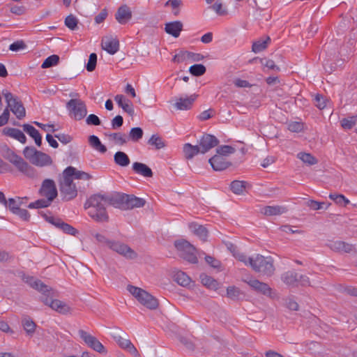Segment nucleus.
<instances>
[{
    "instance_id": "35",
    "label": "nucleus",
    "mask_w": 357,
    "mask_h": 357,
    "mask_svg": "<svg viewBox=\"0 0 357 357\" xmlns=\"http://www.w3.org/2000/svg\"><path fill=\"white\" fill-rule=\"evenodd\" d=\"M114 160L116 165L121 167H126L130 162L128 155L123 151H117L114 155Z\"/></svg>"
},
{
    "instance_id": "6",
    "label": "nucleus",
    "mask_w": 357,
    "mask_h": 357,
    "mask_svg": "<svg viewBox=\"0 0 357 357\" xmlns=\"http://www.w3.org/2000/svg\"><path fill=\"white\" fill-rule=\"evenodd\" d=\"M174 246L180 257L191 264H197L198 259L195 255L196 248L185 239L174 241Z\"/></svg>"
},
{
    "instance_id": "58",
    "label": "nucleus",
    "mask_w": 357,
    "mask_h": 357,
    "mask_svg": "<svg viewBox=\"0 0 357 357\" xmlns=\"http://www.w3.org/2000/svg\"><path fill=\"white\" fill-rule=\"evenodd\" d=\"M97 63V55L95 53H91L89 56L88 63L86 64V70L89 72H92L95 70Z\"/></svg>"
},
{
    "instance_id": "1",
    "label": "nucleus",
    "mask_w": 357,
    "mask_h": 357,
    "mask_svg": "<svg viewBox=\"0 0 357 357\" xmlns=\"http://www.w3.org/2000/svg\"><path fill=\"white\" fill-rule=\"evenodd\" d=\"M31 286L44 295V296L41 298L40 301L45 305H48L52 310L62 314L71 313L72 310L68 305L60 300L53 299V297L56 295L51 287L45 284L40 280H35L31 284Z\"/></svg>"
},
{
    "instance_id": "32",
    "label": "nucleus",
    "mask_w": 357,
    "mask_h": 357,
    "mask_svg": "<svg viewBox=\"0 0 357 357\" xmlns=\"http://www.w3.org/2000/svg\"><path fill=\"white\" fill-rule=\"evenodd\" d=\"M22 325L27 335L32 336L35 333L36 324L30 317L24 316L22 319Z\"/></svg>"
},
{
    "instance_id": "36",
    "label": "nucleus",
    "mask_w": 357,
    "mask_h": 357,
    "mask_svg": "<svg viewBox=\"0 0 357 357\" xmlns=\"http://www.w3.org/2000/svg\"><path fill=\"white\" fill-rule=\"evenodd\" d=\"M271 42L269 36H266L265 39H259L253 43L252 50L255 53L260 52L267 48L268 43Z\"/></svg>"
},
{
    "instance_id": "41",
    "label": "nucleus",
    "mask_w": 357,
    "mask_h": 357,
    "mask_svg": "<svg viewBox=\"0 0 357 357\" xmlns=\"http://www.w3.org/2000/svg\"><path fill=\"white\" fill-rule=\"evenodd\" d=\"M297 158L308 165H313L318 162V160L309 153L300 152L297 154Z\"/></svg>"
},
{
    "instance_id": "19",
    "label": "nucleus",
    "mask_w": 357,
    "mask_h": 357,
    "mask_svg": "<svg viewBox=\"0 0 357 357\" xmlns=\"http://www.w3.org/2000/svg\"><path fill=\"white\" fill-rule=\"evenodd\" d=\"M102 48L110 54H114L119 48V43L116 38L105 37L101 43Z\"/></svg>"
},
{
    "instance_id": "54",
    "label": "nucleus",
    "mask_w": 357,
    "mask_h": 357,
    "mask_svg": "<svg viewBox=\"0 0 357 357\" xmlns=\"http://www.w3.org/2000/svg\"><path fill=\"white\" fill-rule=\"evenodd\" d=\"M241 295V291L238 288L231 286L228 287L227 289V296L228 298L232 299V300H237L239 298V296Z\"/></svg>"
},
{
    "instance_id": "42",
    "label": "nucleus",
    "mask_w": 357,
    "mask_h": 357,
    "mask_svg": "<svg viewBox=\"0 0 357 357\" xmlns=\"http://www.w3.org/2000/svg\"><path fill=\"white\" fill-rule=\"evenodd\" d=\"M148 144L156 149H160L165 146V142L158 135H153L148 140Z\"/></svg>"
},
{
    "instance_id": "30",
    "label": "nucleus",
    "mask_w": 357,
    "mask_h": 357,
    "mask_svg": "<svg viewBox=\"0 0 357 357\" xmlns=\"http://www.w3.org/2000/svg\"><path fill=\"white\" fill-rule=\"evenodd\" d=\"M189 227L202 241H206L208 231L205 227L195 222H192L189 225Z\"/></svg>"
},
{
    "instance_id": "3",
    "label": "nucleus",
    "mask_w": 357,
    "mask_h": 357,
    "mask_svg": "<svg viewBox=\"0 0 357 357\" xmlns=\"http://www.w3.org/2000/svg\"><path fill=\"white\" fill-rule=\"evenodd\" d=\"M0 153L5 160L11 163L20 172L29 178H35L37 176L36 169L7 145L4 144L1 147Z\"/></svg>"
},
{
    "instance_id": "22",
    "label": "nucleus",
    "mask_w": 357,
    "mask_h": 357,
    "mask_svg": "<svg viewBox=\"0 0 357 357\" xmlns=\"http://www.w3.org/2000/svg\"><path fill=\"white\" fill-rule=\"evenodd\" d=\"M52 162V159L48 154L39 151L31 164L37 167H43L51 165Z\"/></svg>"
},
{
    "instance_id": "8",
    "label": "nucleus",
    "mask_w": 357,
    "mask_h": 357,
    "mask_svg": "<svg viewBox=\"0 0 357 357\" xmlns=\"http://www.w3.org/2000/svg\"><path fill=\"white\" fill-rule=\"evenodd\" d=\"M2 94L7 102L8 109L10 110L18 119H22L26 116V110L18 97L15 96L10 92L4 90Z\"/></svg>"
},
{
    "instance_id": "29",
    "label": "nucleus",
    "mask_w": 357,
    "mask_h": 357,
    "mask_svg": "<svg viewBox=\"0 0 357 357\" xmlns=\"http://www.w3.org/2000/svg\"><path fill=\"white\" fill-rule=\"evenodd\" d=\"M4 135L13 137L22 144L26 143V137L24 134L19 129L13 128H5L3 130Z\"/></svg>"
},
{
    "instance_id": "38",
    "label": "nucleus",
    "mask_w": 357,
    "mask_h": 357,
    "mask_svg": "<svg viewBox=\"0 0 357 357\" xmlns=\"http://www.w3.org/2000/svg\"><path fill=\"white\" fill-rule=\"evenodd\" d=\"M248 185L246 181L236 180L231 183L230 189L234 194L241 195L245 191Z\"/></svg>"
},
{
    "instance_id": "57",
    "label": "nucleus",
    "mask_w": 357,
    "mask_h": 357,
    "mask_svg": "<svg viewBox=\"0 0 357 357\" xmlns=\"http://www.w3.org/2000/svg\"><path fill=\"white\" fill-rule=\"evenodd\" d=\"M326 100H327L324 96L319 93L317 94L314 98V105L320 109H323L326 107Z\"/></svg>"
},
{
    "instance_id": "51",
    "label": "nucleus",
    "mask_w": 357,
    "mask_h": 357,
    "mask_svg": "<svg viewBox=\"0 0 357 357\" xmlns=\"http://www.w3.org/2000/svg\"><path fill=\"white\" fill-rule=\"evenodd\" d=\"M330 205V203L326 204L325 202H319L314 200H309L307 202V206L314 211L319 210L324 208H327Z\"/></svg>"
},
{
    "instance_id": "27",
    "label": "nucleus",
    "mask_w": 357,
    "mask_h": 357,
    "mask_svg": "<svg viewBox=\"0 0 357 357\" xmlns=\"http://www.w3.org/2000/svg\"><path fill=\"white\" fill-rule=\"evenodd\" d=\"M287 211V208L282 206H267L261 209V213L267 216L279 215Z\"/></svg>"
},
{
    "instance_id": "55",
    "label": "nucleus",
    "mask_w": 357,
    "mask_h": 357,
    "mask_svg": "<svg viewBox=\"0 0 357 357\" xmlns=\"http://www.w3.org/2000/svg\"><path fill=\"white\" fill-rule=\"evenodd\" d=\"M260 63L262 66L267 68L269 70H272L274 71H280V68L279 66L275 65V62L271 59H267L266 58L260 59Z\"/></svg>"
},
{
    "instance_id": "5",
    "label": "nucleus",
    "mask_w": 357,
    "mask_h": 357,
    "mask_svg": "<svg viewBox=\"0 0 357 357\" xmlns=\"http://www.w3.org/2000/svg\"><path fill=\"white\" fill-rule=\"evenodd\" d=\"M128 291L144 306L150 309L155 310L158 307V300L148 293L146 291L132 285L127 287Z\"/></svg>"
},
{
    "instance_id": "18",
    "label": "nucleus",
    "mask_w": 357,
    "mask_h": 357,
    "mask_svg": "<svg viewBox=\"0 0 357 357\" xmlns=\"http://www.w3.org/2000/svg\"><path fill=\"white\" fill-rule=\"evenodd\" d=\"M208 162L215 171L225 170L231 165V163L227 161L225 157L218 155L211 158Z\"/></svg>"
},
{
    "instance_id": "62",
    "label": "nucleus",
    "mask_w": 357,
    "mask_h": 357,
    "mask_svg": "<svg viewBox=\"0 0 357 357\" xmlns=\"http://www.w3.org/2000/svg\"><path fill=\"white\" fill-rule=\"evenodd\" d=\"M86 122L88 125L92 126H100L101 124V121L98 116L95 114L89 115L86 119Z\"/></svg>"
},
{
    "instance_id": "44",
    "label": "nucleus",
    "mask_w": 357,
    "mask_h": 357,
    "mask_svg": "<svg viewBox=\"0 0 357 357\" xmlns=\"http://www.w3.org/2000/svg\"><path fill=\"white\" fill-rule=\"evenodd\" d=\"M59 61V56L56 54L48 56L43 63L42 68H48L58 64Z\"/></svg>"
},
{
    "instance_id": "14",
    "label": "nucleus",
    "mask_w": 357,
    "mask_h": 357,
    "mask_svg": "<svg viewBox=\"0 0 357 357\" xmlns=\"http://www.w3.org/2000/svg\"><path fill=\"white\" fill-rule=\"evenodd\" d=\"M218 143L219 141L215 136L206 134L200 139L197 146H199L200 153L204 154L212 148L216 146Z\"/></svg>"
},
{
    "instance_id": "56",
    "label": "nucleus",
    "mask_w": 357,
    "mask_h": 357,
    "mask_svg": "<svg viewBox=\"0 0 357 357\" xmlns=\"http://www.w3.org/2000/svg\"><path fill=\"white\" fill-rule=\"evenodd\" d=\"M235 151V149L231 146L224 145L220 146L217 149L218 155L225 156L230 153H233Z\"/></svg>"
},
{
    "instance_id": "37",
    "label": "nucleus",
    "mask_w": 357,
    "mask_h": 357,
    "mask_svg": "<svg viewBox=\"0 0 357 357\" xmlns=\"http://www.w3.org/2000/svg\"><path fill=\"white\" fill-rule=\"evenodd\" d=\"M199 278L202 284L206 287L211 289H217L218 288V282L212 277L205 273H202L199 276Z\"/></svg>"
},
{
    "instance_id": "17",
    "label": "nucleus",
    "mask_w": 357,
    "mask_h": 357,
    "mask_svg": "<svg viewBox=\"0 0 357 357\" xmlns=\"http://www.w3.org/2000/svg\"><path fill=\"white\" fill-rule=\"evenodd\" d=\"M328 246L331 250L336 252L350 253L354 250L353 245L342 241L331 242Z\"/></svg>"
},
{
    "instance_id": "47",
    "label": "nucleus",
    "mask_w": 357,
    "mask_h": 357,
    "mask_svg": "<svg viewBox=\"0 0 357 357\" xmlns=\"http://www.w3.org/2000/svg\"><path fill=\"white\" fill-rule=\"evenodd\" d=\"M183 1L182 0H168L165 3V6H170L172 8L173 14L175 16H177L180 13L179 7L182 6Z\"/></svg>"
},
{
    "instance_id": "64",
    "label": "nucleus",
    "mask_w": 357,
    "mask_h": 357,
    "mask_svg": "<svg viewBox=\"0 0 357 357\" xmlns=\"http://www.w3.org/2000/svg\"><path fill=\"white\" fill-rule=\"evenodd\" d=\"M9 117L10 110L8 109V107H6L2 114L0 116V127L6 125L8 123Z\"/></svg>"
},
{
    "instance_id": "53",
    "label": "nucleus",
    "mask_w": 357,
    "mask_h": 357,
    "mask_svg": "<svg viewBox=\"0 0 357 357\" xmlns=\"http://www.w3.org/2000/svg\"><path fill=\"white\" fill-rule=\"evenodd\" d=\"M190 52L180 51L178 54H175L172 59V61L175 63H181L185 60L190 59Z\"/></svg>"
},
{
    "instance_id": "4",
    "label": "nucleus",
    "mask_w": 357,
    "mask_h": 357,
    "mask_svg": "<svg viewBox=\"0 0 357 357\" xmlns=\"http://www.w3.org/2000/svg\"><path fill=\"white\" fill-rule=\"evenodd\" d=\"M249 265L257 273L270 277L275 272L273 259L271 257H265L261 255H257L255 257L248 259Z\"/></svg>"
},
{
    "instance_id": "9",
    "label": "nucleus",
    "mask_w": 357,
    "mask_h": 357,
    "mask_svg": "<svg viewBox=\"0 0 357 357\" xmlns=\"http://www.w3.org/2000/svg\"><path fill=\"white\" fill-rule=\"evenodd\" d=\"M66 108L76 120H81L87 114L86 106L79 98H72L66 103Z\"/></svg>"
},
{
    "instance_id": "52",
    "label": "nucleus",
    "mask_w": 357,
    "mask_h": 357,
    "mask_svg": "<svg viewBox=\"0 0 357 357\" xmlns=\"http://www.w3.org/2000/svg\"><path fill=\"white\" fill-rule=\"evenodd\" d=\"M22 204V199L18 197L17 200L10 198L7 202V206L13 213L16 210L20 208V206Z\"/></svg>"
},
{
    "instance_id": "2",
    "label": "nucleus",
    "mask_w": 357,
    "mask_h": 357,
    "mask_svg": "<svg viewBox=\"0 0 357 357\" xmlns=\"http://www.w3.org/2000/svg\"><path fill=\"white\" fill-rule=\"evenodd\" d=\"M105 194H96L89 197L84 204V208H89V215L94 220L102 222H107L109 216L106 211Z\"/></svg>"
},
{
    "instance_id": "16",
    "label": "nucleus",
    "mask_w": 357,
    "mask_h": 357,
    "mask_svg": "<svg viewBox=\"0 0 357 357\" xmlns=\"http://www.w3.org/2000/svg\"><path fill=\"white\" fill-rule=\"evenodd\" d=\"M132 16L130 8L126 4L120 6L115 14L116 20L121 24H126L132 18Z\"/></svg>"
},
{
    "instance_id": "24",
    "label": "nucleus",
    "mask_w": 357,
    "mask_h": 357,
    "mask_svg": "<svg viewBox=\"0 0 357 357\" xmlns=\"http://www.w3.org/2000/svg\"><path fill=\"white\" fill-rule=\"evenodd\" d=\"M282 281L290 287H297L298 284V274L294 271H288L281 275Z\"/></svg>"
},
{
    "instance_id": "33",
    "label": "nucleus",
    "mask_w": 357,
    "mask_h": 357,
    "mask_svg": "<svg viewBox=\"0 0 357 357\" xmlns=\"http://www.w3.org/2000/svg\"><path fill=\"white\" fill-rule=\"evenodd\" d=\"M183 152L186 160H191L195 155L200 153L199 146H194L190 143H186L183 145Z\"/></svg>"
},
{
    "instance_id": "23",
    "label": "nucleus",
    "mask_w": 357,
    "mask_h": 357,
    "mask_svg": "<svg viewBox=\"0 0 357 357\" xmlns=\"http://www.w3.org/2000/svg\"><path fill=\"white\" fill-rule=\"evenodd\" d=\"M146 201L142 198L137 197L132 195L126 194V210L143 207Z\"/></svg>"
},
{
    "instance_id": "34",
    "label": "nucleus",
    "mask_w": 357,
    "mask_h": 357,
    "mask_svg": "<svg viewBox=\"0 0 357 357\" xmlns=\"http://www.w3.org/2000/svg\"><path fill=\"white\" fill-rule=\"evenodd\" d=\"M89 143L93 149L102 153H105L107 151L106 146L101 143L99 138L96 135L89 136Z\"/></svg>"
},
{
    "instance_id": "28",
    "label": "nucleus",
    "mask_w": 357,
    "mask_h": 357,
    "mask_svg": "<svg viewBox=\"0 0 357 357\" xmlns=\"http://www.w3.org/2000/svg\"><path fill=\"white\" fill-rule=\"evenodd\" d=\"M132 169L135 173L144 177L151 178L153 174L151 169L149 167L144 163L139 162H135L132 164Z\"/></svg>"
},
{
    "instance_id": "43",
    "label": "nucleus",
    "mask_w": 357,
    "mask_h": 357,
    "mask_svg": "<svg viewBox=\"0 0 357 357\" xmlns=\"http://www.w3.org/2000/svg\"><path fill=\"white\" fill-rule=\"evenodd\" d=\"M52 201L49 200L48 199H38L34 202L30 203L28 205V208H46L51 205Z\"/></svg>"
},
{
    "instance_id": "11",
    "label": "nucleus",
    "mask_w": 357,
    "mask_h": 357,
    "mask_svg": "<svg viewBox=\"0 0 357 357\" xmlns=\"http://www.w3.org/2000/svg\"><path fill=\"white\" fill-rule=\"evenodd\" d=\"M79 335L82 340L92 349L100 354H107V349L96 337L84 330H79Z\"/></svg>"
},
{
    "instance_id": "31",
    "label": "nucleus",
    "mask_w": 357,
    "mask_h": 357,
    "mask_svg": "<svg viewBox=\"0 0 357 357\" xmlns=\"http://www.w3.org/2000/svg\"><path fill=\"white\" fill-rule=\"evenodd\" d=\"M22 128L24 131L34 139L36 144L38 146H40L42 144V137L38 130L29 124H24Z\"/></svg>"
},
{
    "instance_id": "46",
    "label": "nucleus",
    "mask_w": 357,
    "mask_h": 357,
    "mask_svg": "<svg viewBox=\"0 0 357 357\" xmlns=\"http://www.w3.org/2000/svg\"><path fill=\"white\" fill-rule=\"evenodd\" d=\"M143 130L139 127L132 128L129 132V137L133 142H138L143 137Z\"/></svg>"
},
{
    "instance_id": "50",
    "label": "nucleus",
    "mask_w": 357,
    "mask_h": 357,
    "mask_svg": "<svg viewBox=\"0 0 357 357\" xmlns=\"http://www.w3.org/2000/svg\"><path fill=\"white\" fill-rule=\"evenodd\" d=\"M39 151H38L33 146H26L23 151V154L24 157L28 159L31 163L33 160H34L35 156L38 154Z\"/></svg>"
},
{
    "instance_id": "40",
    "label": "nucleus",
    "mask_w": 357,
    "mask_h": 357,
    "mask_svg": "<svg viewBox=\"0 0 357 357\" xmlns=\"http://www.w3.org/2000/svg\"><path fill=\"white\" fill-rule=\"evenodd\" d=\"M174 280L181 286L186 287L190 284L191 282L190 278L183 271H178L175 273Z\"/></svg>"
},
{
    "instance_id": "49",
    "label": "nucleus",
    "mask_w": 357,
    "mask_h": 357,
    "mask_svg": "<svg viewBox=\"0 0 357 357\" xmlns=\"http://www.w3.org/2000/svg\"><path fill=\"white\" fill-rule=\"evenodd\" d=\"M206 67L202 64H195L190 67L189 71L194 76H201L206 73Z\"/></svg>"
},
{
    "instance_id": "26",
    "label": "nucleus",
    "mask_w": 357,
    "mask_h": 357,
    "mask_svg": "<svg viewBox=\"0 0 357 357\" xmlns=\"http://www.w3.org/2000/svg\"><path fill=\"white\" fill-rule=\"evenodd\" d=\"M114 100L128 114L132 115L134 114V108L131 101L126 99L124 96L116 95L114 97Z\"/></svg>"
},
{
    "instance_id": "10",
    "label": "nucleus",
    "mask_w": 357,
    "mask_h": 357,
    "mask_svg": "<svg viewBox=\"0 0 357 357\" xmlns=\"http://www.w3.org/2000/svg\"><path fill=\"white\" fill-rule=\"evenodd\" d=\"M108 248L126 259H135L137 257L136 252L128 245L121 241H111V242L109 243Z\"/></svg>"
},
{
    "instance_id": "61",
    "label": "nucleus",
    "mask_w": 357,
    "mask_h": 357,
    "mask_svg": "<svg viewBox=\"0 0 357 357\" xmlns=\"http://www.w3.org/2000/svg\"><path fill=\"white\" fill-rule=\"evenodd\" d=\"M60 229H61L63 232H65L68 234H70V235H73V236H75L77 232V231L75 228H74L73 227H72L71 225H70L66 222H63L61 225Z\"/></svg>"
},
{
    "instance_id": "59",
    "label": "nucleus",
    "mask_w": 357,
    "mask_h": 357,
    "mask_svg": "<svg viewBox=\"0 0 357 357\" xmlns=\"http://www.w3.org/2000/svg\"><path fill=\"white\" fill-rule=\"evenodd\" d=\"M26 47V45L23 40H17L10 45L9 50L13 52H17Z\"/></svg>"
},
{
    "instance_id": "21",
    "label": "nucleus",
    "mask_w": 357,
    "mask_h": 357,
    "mask_svg": "<svg viewBox=\"0 0 357 357\" xmlns=\"http://www.w3.org/2000/svg\"><path fill=\"white\" fill-rule=\"evenodd\" d=\"M197 96L195 94L191 95L187 98H178L176 102L174 104V107L177 110H188L191 109L192 105L196 100Z\"/></svg>"
},
{
    "instance_id": "12",
    "label": "nucleus",
    "mask_w": 357,
    "mask_h": 357,
    "mask_svg": "<svg viewBox=\"0 0 357 357\" xmlns=\"http://www.w3.org/2000/svg\"><path fill=\"white\" fill-rule=\"evenodd\" d=\"M39 194L49 200L53 202L58 195V191L55 182L50 178L45 179L41 184Z\"/></svg>"
},
{
    "instance_id": "7",
    "label": "nucleus",
    "mask_w": 357,
    "mask_h": 357,
    "mask_svg": "<svg viewBox=\"0 0 357 357\" xmlns=\"http://www.w3.org/2000/svg\"><path fill=\"white\" fill-rule=\"evenodd\" d=\"M59 190L63 202H69L77 195V190L73 178H69L63 174L59 180Z\"/></svg>"
},
{
    "instance_id": "15",
    "label": "nucleus",
    "mask_w": 357,
    "mask_h": 357,
    "mask_svg": "<svg viewBox=\"0 0 357 357\" xmlns=\"http://www.w3.org/2000/svg\"><path fill=\"white\" fill-rule=\"evenodd\" d=\"M105 197L107 205L126 210V194H105Z\"/></svg>"
},
{
    "instance_id": "20",
    "label": "nucleus",
    "mask_w": 357,
    "mask_h": 357,
    "mask_svg": "<svg viewBox=\"0 0 357 357\" xmlns=\"http://www.w3.org/2000/svg\"><path fill=\"white\" fill-rule=\"evenodd\" d=\"M63 172V174L66 175L69 178H73L74 177L76 179H81L84 181H89L92 178V176L89 173L77 170L76 168L71 166L68 167Z\"/></svg>"
},
{
    "instance_id": "39",
    "label": "nucleus",
    "mask_w": 357,
    "mask_h": 357,
    "mask_svg": "<svg viewBox=\"0 0 357 357\" xmlns=\"http://www.w3.org/2000/svg\"><path fill=\"white\" fill-rule=\"evenodd\" d=\"M105 135L115 144L123 145L127 142L126 135L121 132L105 133Z\"/></svg>"
},
{
    "instance_id": "45",
    "label": "nucleus",
    "mask_w": 357,
    "mask_h": 357,
    "mask_svg": "<svg viewBox=\"0 0 357 357\" xmlns=\"http://www.w3.org/2000/svg\"><path fill=\"white\" fill-rule=\"evenodd\" d=\"M357 123V116L344 118L341 121V126L345 130L351 129Z\"/></svg>"
},
{
    "instance_id": "48",
    "label": "nucleus",
    "mask_w": 357,
    "mask_h": 357,
    "mask_svg": "<svg viewBox=\"0 0 357 357\" xmlns=\"http://www.w3.org/2000/svg\"><path fill=\"white\" fill-rule=\"evenodd\" d=\"M78 20L73 15H68L65 19V25L70 30L74 31L77 29Z\"/></svg>"
},
{
    "instance_id": "63",
    "label": "nucleus",
    "mask_w": 357,
    "mask_h": 357,
    "mask_svg": "<svg viewBox=\"0 0 357 357\" xmlns=\"http://www.w3.org/2000/svg\"><path fill=\"white\" fill-rule=\"evenodd\" d=\"M205 260L208 264H209L213 268H220L221 266V262L215 259L213 257L207 255L205 257Z\"/></svg>"
},
{
    "instance_id": "60",
    "label": "nucleus",
    "mask_w": 357,
    "mask_h": 357,
    "mask_svg": "<svg viewBox=\"0 0 357 357\" xmlns=\"http://www.w3.org/2000/svg\"><path fill=\"white\" fill-rule=\"evenodd\" d=\"M114 338L118 343L119 346L123 349H126L132 344L130 340L124 339L119 335L114 336Z\"/></svg>"
},
{
    "instance_id": "25",
    "label": "nucleus",
    "mask_w": 357,
    "mask_h": 357,
    "mask_svg": "<svg viewBox=\"0 0 357 357\" xmlns=\"http://www.w3.org/2000/svg\"><path fill=\"white\" fill-rule=\"evenodd\" d=\"M165 30L167 33L177 38L183 30V23L180 21H174L165 24Z\"/></svg>"
},
{
    "instance_id": "13",
    "label": "nucleus",
    "mask_w": 357,
    "mask_h": 357,
    "mask_svg": "<svg viewBox=\"0 0 357 357\" xmlns=\"http://www.w3.org/2000/svg\"><path fill=\"white\" fill-rule=\"evenodd\" d=\"M243 281L247 283L252 289L264 296L271 297L272 289L268 284L260 282L257 279H243Z\"/></svg>"
}]
</instances>
